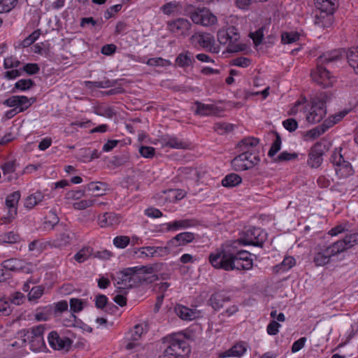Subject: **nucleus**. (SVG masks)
<instances>
[{
	"instance_id": "obj_1",
	"label": "nucleus",
	"mask_w": 358,
	"mask_h": 358,
	"mask_svg": "<svg viewBox=\"0 0 358 358\" xmlns=\"http://www.w3.org/2000/svg\"><path fill=\"white\" fill-rule=\"evenodd\" d=\"M246 240L226 243L209 255V262L215 268L226 271L245 268L246 262Z\"/></svg>"
},
{
	"instance_id": "obj_2",
	"label": "nucleus",
	"mask_w": 358,
	"mask_h": 358,
	"mask_svg": "<svg viewBox=\"0 0 358 358\" xmlns=\"http://www.w3.org/2000/svg\"><path fill=\"white\" fill-rule=\"evenodd\" d=\"M143 268H126L116 272L113 276L114 284L118 289H127L136 286L141 280Z\"/></svg>"
},
{
	"instance_id": "obj_3",
	"label": "nucleus",
	"mask_w": 358,
	"mask_h": 358,
	"mask_svg": "<svg viewBox=\"0 0 358 358\" xmlns=\"http://www.w3.org/2000/svg\"><path fill=\"white\" fill-rule=\"evenodd\" d=\"M163 343L166 345L163 358H183L180 350L189 352L187 343L180 334H173L164 338Z\"/></svg>"
},
{
	"instance_id": "obj_4",
	"label": "nucleus",
	"mask_w": 358,
	"mask_h": 358,
	"mask_svg": "<svg viewBox=\"0 0 358 358\" xmlns=\"http://www.w3.org/2000/svg\"><path fill=\"white\" fill-rule=\"evenodd\" d=\"M329 99L327 92H322L312 99L310 110L306 117L309 123L315 124L324 118L327 113L325 103Z\"/></svg>"
},
{
	"instance_id": "obj_5",
	"label": "nucleus",
	"mask_w": 358,
	"mask_h": 358,
	"mask_svg": "<svg viewBox=\"0 0 358 358\" xmlns=\"http://www.w3.org/2000/svg\"><path fill=\"white\" fill-rule=\"evenodd\" d=\"M319 14L315 15V24L319 27L326 28L331 24L332 13L335 10V0H315Z\"/></svg>"
},
{
	"instance_id": "obj_6",
	"label": "nucleus",
	"mask_w": 358,
	"mask_h": 358,
	"mask_svg": "<svg viewBox=\"0 0 358 358\" xmlns=\"http://www.w3.org/2000/svg\"><path fill=\"white\" fill-rule=\"evenodd\" d=\"M217 38L219 43L227 45L229 52H238L241 48L238 43L240 36L234 27L222 28L217 31Z\"/></svg>"
},
{
	"instance_id": "obj_7",
	"label": "nucleus",
	"mask_w": 358,
	"mask_h": 358,
	"mask_svg": "<svg viewBox=\"0 0 358 358\" xmlns=\"http://www.w3.org/2000/svg\"><path fill=\"white\" fill-rule=\"evenodd\" d=\"M44 327L38 325L30 330H26L27 343L29 342L30 349L34 352H41L46 348L44 338Z\"/></svg>"
},
{
	"instance_id": "obj_8",
	"label": "nucleus",
	"mask_w": 358,
	"mask_h": 358,
	"mask_svg": "<svg viewBox=\"0 0 358 358\" xmlns=\"http://www.w3.org/2000/svg\"><path fill=\"white\" fill-rule=\"evenodd\" d=\"M85 195V191L71 190L66 193L64 200L66 204L72 205L76 210H84L94 203L92 199H81Z\"/></svg>"
},
{
	"instance_id": "obj_9",
	"label": "nucleus",
	"mask_w": 358,
	"mask_h": 358,
	"mask_svg": "<svg viewBox=\"0 0 358 358\" xmlns=\"http://www.w3.org/2000/svg\"><path fill=\"white\" fill-rule=\"evenodd\" d=\"M331 162L334 166L336 175L339 178H348L352 176L354 170L351 164L345 161L339 152H335L331 157Z\"/></svg>"
},
{
	"instance_id": "obj_10",
	"label": "nucleus",
	"mask_w": 358,
	"mask_h": 358,
	"mask_svg": "<svg viewBox=\"0 0 358 358\" xmlns=\"http://www.w3.org/2000/svg\"><path fill=\"white\" fill-rule=\"evenodd\" d=\"M190 42L195 47L199 45L213 52H218V48L215 46V38L210 33H195L191 36Z\"/></svg>"
},
{
	"instance_id": "obj_11",
	"label": "nucleus",
	"mask_w": 358,
	"mask_h": 358,
	"mask_svg": "<svg viewBox=\"0 0 358 358\" xmlns=\"http://www.w3.org/2000/svg\"><path fill=\"white\" fill-rule=\"evenodd\" d=\"M311 77L314 82L323 88L331 87L336 82L335 77L331 76L325 67L318 63L316 69L312 71Z\"/></svg>"
},
{
	"instance_id": "obj_12",
	"label": "nucleus",
	"mask_w": 358,
	"mask_h": 358,
	"mask_svg": "<svg viewBox=\"0 0 358 358\" xmlns=\"http://www.w3.org/2000/svg\"><path fill=\"white\" fill-rule=\"evenodd\" d=\"M144 325L137 324L131 329L126 336L124 345L127 350L139 351L142 346L139 342V339L144 334Z\"/></svg>"
},
{
	"instance_id": "obj_13",
	"label": "nucleus",
	"mask_w": 358,
	"mask_h": 358,
	"mask_svg": "<svg viewBox=\"0 0 358 358\" xmlns=\"http://www.w3.org/2000/svg\"><path fill=\"white\" fill-rule=\"evenodd\" d=\"M191 19L195 24H201L204 27L215 24L217 21V17L208 9L197 8L191 14Z\"/></svg>"
},
{
	"instance_id": "obj_14",
	"label": "nucleus",
	"mask_w": 358,
	"mask_h": 358,
	"mask_svg": "<svg viewBox=\"0 0 358 358\" xmlns=\"http://www.w3.org/2000/svg\"><path fill=\"white\" fill-rule=\"evenodd\" d=\"M195 238L194 233L189 231L182 232L170 239L167 243L171 253L176 255L180 251V247L192 243Z\"/></svg>"
},
{
	"instance_id": "obj_15",
	"label": "nucleus",
	"mask_w": 358,
	"mask_h": 358,
	"mask_svg": "<svg viewBox=\"0 0 358 358\" xmlns=\"http://www.w3.org/2000/svg\"><path fill=\"white\" fill-rule=\"evenodd\" d=\"M2 267L6 270L30 273L34 271L35 266L30 262L19 259H9L2 262Z\"/></svg>"
},
{
	"instance_id": "obj_16",
	"label": "nucleus",
	"mask_w": 358,
	"mask_h": 358,
	"mask_svg": "<svg viewBox=\"0 0 358 358\" xmlns=\"http://www.w3.org/2000/svg\"><path fill=\"white\" fill-rule=\"evenodd\" d=\"M48 341L50 346L56 350L68 351L72 345V341L69 337L59 335L57 331L50 332Z\"/></svg>"
},
{
	"instance_id": "obj_17",
	"label": "nucleus",
	"mask_w": 358,
	"mask_h": 358,
	"mask_svg": "<svg viewBox=\"0 0 358 358\" xmlns=\"http://www.w3.org/2000/svg\"><path fill=\"white\" fill-rule=\"evenodd\" d=\"M34 103V99H28L25 96H12L3 101L8 107L14 108L15 113L23 112Z\"/></svg>"
},
{
	"instance_id": "obj_18",
	"label": "nucleus",
	"mask_w": 358,
	"mask_h": 358,
	"mask_svg": "<svg viewBox=\"0 0 358 358\" xmlns=\"http://www.w3.org/2000/svg\"><path fill=\"white\" fill-rule=\"evenodd\" d=\"M192 24L184 18H178L168 22L169 31L177 36H186L189 34Z\"/></svg>"
},
{
	"instance_id": "obj_19",
	"label": "nucleus",
	"mask_w": 358,
	"mask_h": 358,
	"mask_svg": "<svg viewBox=\"0 0 358 358\" xmlns=\"http://www.w3.org/2000/svg\"><path fill=\"white\" fill-rule=\"evenodd\" d=\"M26 344V329H23L17 333V335L14 340L10 341L8 346V349L10 352H16L17 356H22L24 354V347Z\"/></svg>"
},
{
	"instance_id": "obj_20",
	"label": "nucleus",
	"mask_w": 358,
	"mask_h": 358,
	"mask_svg": "<svg viewBox=\"0 0 358 358\" xmlns=\"http://www.w3.org/2000/svg\"><path fill=\"white\" fill-rule=\"evenodd\" d=\"M345 52L341 49L333 50L324 52L317 59V63L322 65L336 64L342 60L343 57L346 55Z\"/></svg>"
},
{
	"instance_id": "obj_21",
	"label": "nucleus",
	"mask_w": 358,
	"mask_h": 358,
	"mask_svg": "<svg viewBox=\"0 0 358 358\" xmlns=\"http://www.w3.org/2000/svg\"><path fill=\"white\" fill-rule=\"evenodd\" d=\"M323 150L321 143H317L310 149L308 155V164L311 168H318L322 163Z\"/></svg>"
},
{
	"instance_id": "obj_22",
	"label": "nucleus",
	"mask_w": 358,
	"mask_h": 358,
	"mask_svg": "<svg viewBox=\"0 0 358 358\" xmlns=\"http://www.w3.org/2000/svg\"><path fill=\"white\" fill-rule=\"evenodd\" d=\"M176 314L182 320H193L201 316V313L195 308H189L187 306L178 304L175 306Z\"/></svg>"
},
{
	"instance_id": "obj_23",
	"label": "nucleus",
	"mask_w": 358,
	"mask_h": 358,
	"mask_svg": "<svg viewBox=\"0 0 358 358\" xmlns=\"http://www.w3.org/2000/svg\"><path fill=\"white\" fill-rule=\"evenodd\" d=\"M20 199V194L19 192H15L10 195H8L6 200V206L9 208V216L8 217H5V221L3 223L10 222L14 216L17 213L16 206Z\"/></svg>"
},
{
	"instance_id": "obj_24",
	"label": "nucleus",
	"mask_w": 358,
	"mask_h": 358,
	"mask_svg": "<svg viewBox=\"0 0 358 358\" xmlns=\"http://www.w3.org/2000/svg\"><path fill=\"white\" fill-rule=\"evenodd\" d=\"M17 166V164L15 160H8L1 164L0 168L2 171L3 176L7 181L17 179L18 176L15 173Z\"/></svg>"
},
{
	"instance_id": "obj_25",
	"label": "nucleus",
	"mask_w": 358,
	"mask_h": 358,
	"mask_svg": "<svg viewBox=\"0 0 358 358\" xmlns=\"http://www.w3.org/2000/svg\"><path fill=\"white\" fill-rule=\"evenodd\" d=\"M246 348L243 342L235 344L229 350H225L218 353V358H227V357H241L245 352Z\"/></svg>"
},
{
	"instance_id": "obj_26",
	"label": "nucleus",
	"mask_w": 358,
	"mask_h": 358,
	"mask_svg": "<svg viewBox=\"0 0 358 358\" xmlns=\"http://www.w3.org/2000/svg\"><path fill=\"white\" fill-rule=\"evenodd\" d=\"M265 240V236L263 234L261 229L253 228L248 231V245L262 247Z\"/></svg>"
},
{
	"instance_id": "obj_27",
	"label": "nucleus",
	"mask_w": 358,
	"mask_h": 358,
	"mask_svg": "<svg viewBox=\"0 0 358 358\" xmlns=\"http://www.w3.org/2000/svg\"><path fill=\"white\" fill-rule=\"evenodd\" d=\"M331 252L328 248L320 249L315 254L313 262L317 266H322L328 264L332 257Z\"/></svg>"
},
{
	"instance_id": "obj_28",
	"label": "nucleus",
	"mask_w": 358,
	"mask_h": 358,
	"mask_svg": "<svg viewBox=\"0 0 358 358\" xmlns=\"http://www.w3.org/2000/svg\"><path fill=\"white\" fill-rule=\"evenodd\" d=\"M162 145L175 149H182L186 148V143L174 136H164L161 139Z\"/></svg>"
},
{
	"instance_id": "obj_29",
	"label": "nucleus",
	"mask_w": 358,
	"mask_h": 358,
	"mask_svg": "<svg viewBox=\"0 0 358 358\" xmlns=\"http://www.w3.org/2000/svg\"><path fill=\"white\" fill-rule=\"evenodd\" d=\"M120 222V218L113 213H106L99 217V224L101 227L117 225Z\"/></svg>"
},
{
	"instance_id": "obj_30",
	"label": "nucleus",
	"mask_w": 358,
	"mask_h": 358,
	"mask_svg": "<svg viewBox=\"0 0 358 358\" xmlns=\"http://www.w3.org/2000/svg\"><path fill=\"white\" fill-rule=\"evenodd\" d=\"M195 113L200 115H218L220 110L217 106L213 104H205L199 102H196Z\"/></svg>"
},
{
	"instance_id": "obj_31",
	"label": "nucleus",
	"mask_w": 358,
	"mask_h": 358,
	"mask_svg": "<svg viewBox=\"0 0 358 358\" xmlns=\"http://www.w3.org/2000/svg\"><path fill=\"white\" fill-rule=\"evenodd\" d=\"M328 129V125H326L323 122L322 124L306 131V134L304 135V139L305 141H313L322 135Z\"/></svg>"
},
{
	"instance_id": "obj_32",
	"label": "nucleus",
	"mask_w": 358,
	"mask_h": 358,
	"mask_svg": "<svg viewBox=\"0 0 358 358\" xmlns=\"http://www.w3.org/2000/svg\"><path fill=\"white\" fill-rule=\"evenodd\" d=\"M169 222L171 231L182 230L194 226V222L191 220H178Z\"/></svg>"
},
{
	"instance_id": "obj_33",
	"label": "nucleus",
	"mask_w": 358,
	"mask_h": 358,
	"mask_svg": "<svg viewBox=\"0 0 358 358\" xmlns=\"http://www.w3.org/2000/svg\"><path fill=\"white\" fill-rule=\"evenodd\" d=\"M346 56L350 66L358 74V48L350 49Z\"/></svg>"
},
{
	"instance_id": "obj_34",
	"label": "nucleus",
	"mask_w": 358,
	"mask_h": 358,
	"mask_svg": "<svg viewBox=\"0 0 358 358\" xmlns=\"http://www.w3.org/2000/svg\"><path fill=\"white\" fill-rule=\"evenodd\" d=\"M43 199V194L41 192H36L27 197L24 206L27 208H32Z\"/></svg>"
},
{
	"instance_id": "obj_35",
	"label": "nucleus",
	"mask_w": 358,
	"mask_h": 358,
	"mask_svg": "<svg viewBox=\"0 0 358 358\" xmlns=\"http://www.w3.org/2000/svg\"><path fill=\"white\" fill-rule=\"evenodd\" d=\"M241 178L236 173H231L226 176L222 180V184L224 187H232L241 182Z\"/></svg>"
},
{
	"instance_id": "obj_36",
	"label": "nucleus",
	"mask_w": 358,
	"mask_h": 358,
	"mask_svg": "<svg viewBox=\"0 0 358 358\" xmlns=\"http://www.w3.org/2000/svg\"><path fill=\"white\" fill-rule=\"evenodd\" d=\"M231 166L236 171L246 170V154L242 153L231 161Z\"/></svg>"
},
{
	"instance_id": "obj_37",
	"label": "nucleus",
	"mask_w": 358,
	"mask_h": 358,
	"mask_svg": "<svg viewBox=\"0 0 358 358\" xmlns=\"http://www.w3.org/2000/svg\"><path fill=\"white\" fill-rule=\"evenodd\" d=\"M143 63L146 64L148 66H169L171 65V61L168 59H163L162 57H153L150 58L148 59L143 60Z\"/></svg>"
},
{
	"instance_id": "obj_38",
	"label": "nucleus",
	"mask_w": 358,
	"mask_h": 358,
	"mask_svg": "<svg viewBox=\"0 0 358 358\" xmlns=\"http://www.w3.org/2000/svg\"><path fill=\"white\" fill-rule=\"evenodd\" d=\"M115 84V81L110 80L109 79H104L101 81H86L85 85L90 88H109L114 86Z\"/></svg>"
},
{
	"instance_id": "obj_39",
	"label": "nucleus",
	"mask_w": 358,
	"mask_h": 358,
	"mask_svg": "<svg viewBox=\"0 0 358 358\" xmlns=\"http://www.w3.org/2000/svg\"><path fill=\"white\" fill-rule=\"evenodd\" d=\"M348 114L347 110L340 111L334 115H330L323 122L328 125L329 129L332 127L334 124L341 121Z\"/></svg>"
},
{
	"instance_id": "obj_40",
	"label": "nucleus",
	"mask_w": 358,
	"mask_h": 358,
	"mask_svg": "<svg viewBox=\"0 0 358 358\" xmlns=\"http://www.w3.org/2000/svg\"><path fill=\"white\" fill-rule=\"evenodd\" d=\"M92 254V249L90 247H84L80 249L74 256V259L78 263L85 262Z\"/></svg>"
},
{
	"instance_id": "obj_41",
	"label": "nucleus",
	"mask_w": 358,
	"mask_h": 358,
	"mask_svg": "<svg viewBox=\"0 0 358 358\" xmlns=\"http://www.w3.org/2000/svg\"><path fill=\"white\" fill-rule=\"evenodd\" d=\"M20 241V236L13 231L0 236V244H13Z\"/></svg>"
},
{
	"instance_id": "obj_42",
	"label": "nucleus",
	"mask_w": 358,
	"mask_h": 358,
	"mask_svg": "<svg viewBox=\"0 0 358 358\" xmlns=\"http://www.w3.org/2000/svg\"><path fill=\"white\" fill-rule=\"evenodd\" d=\"M177 65L181 67L189 66L192 63V57L189 52L180 54L176 59Z\"/></svg>"
},
{
	"instance_id": "obj_43",
	"label": "nucleus",
	"mask_w": 358,
	"mask_h": 358,
	"mask_svg": "<svg viewBox=\"0 0 358 358\" xmlns=\"http://www.w3.org/2000/svg\"><path fill=\"white\" fill-rule=\"evenodd\" d=\"M134 255L138 258L152 257V246L141 247L136 248L134 251Z\"/></svg>"
},
{
	"instance_id": "obj_44",
	"label": "nucleus",
	"mask_w": 358,
	"mask_h": 358,
	"mask_svg": "<svg viewBox=\"0 0 358 358\" xmlns=\"http://www.w3.org/2000/svg\"><path fill=\"white\" fill-rule=\"evenodd\" d=\"M18 0H0V13H8L17 5Z\"/></svg>"
},
{
	"instance_id": "obj_45",
	"label": "nucleus",
	"mask_w": 358,
	"mask_h": 358,
	"mask_svg": "<svg viewBox=\"0 0 358 358\" xmlns=\"http://www.w3.org/2000/svg\"><path fill=\"white\" fill-rule=\"evenodd\" d=\"M298 155L295 152L290 153L287 151L282 152L277 157L273 159V162H282L296 159Z\"/></svg>"
},
{
	"instance_id": "obj_46",
	"label": "nucleus",
	"mask_w": 358,
	"mask_h": 358,
	"mask_svg": "<svg viewBox=\"0 0 358 358\" xmlns=\"http://www.w3.org/2000/svg\"><path fill=\"white\" fill-rule=\"evenodd\" d=\"M275 140L271 145L270 150H268V155L270 157L274 158L275 155L281 148V138L278 133L275 132Z\"/></svg>"
},
{
	"instance_id": "obj_47",
	"label": "nucleus",
	"mask_w": 358,
	"mask_h": 358,
	"mask_svg": "<svg viewBox=\"0 0 358 358\" xmlns=\"http://www.w3.org/2000/svg\"><path fill=\"white\" fill-rule=\"evenodd\" d=\"M113 243L116 248L124 249L130 244V238L127 236H117L113 238Z\"/></svg>"
},
{
	"instance_id": "obj_48",
	"label": "nucleus",
	"mask_w": 358,
	"mask_h": 358,
	"mask_svg": "<svg viewBox=\"0 0 358 358\" xmlns=\"http://www.w3.org/2000/svg\"><path fill=\"white\" fill-rule=\"evenodd\" d=\"M327 248L333 256L348 250L344 245V241L343 239L334 243L332 245L328 246Z\"/></svg>"
},
{
	"instance_id": "obj_49",
	"label": "nucleus",
	"mask_w": 358,
	"mask_h": 358,
	"mask_svg": "<svg viewBox=\"0 0 358 358\" xmlns=\"http://www.w3.org/2000/svg\"><path fill=\"white\" fill-rule=\"evenodd\" d=\"M169 254L172 253L168 243L166 246H152V257H165Z\"/></svg>"
},
{
	"instance_id": "obj_50",
	"label": "nucleus",
	"mask_w": 358,
	"mask_h": 358,
	"mask_svg": "<svg viewBox=\"0 0 358 358\" xmlns=\"http://www.w3.org/2000/svg\"><path fill=\"white\" fill-rule=\"evenodd\" d=\"M51 314V308L46 306L42 309L37 310L35 317L38 321H45L50 318Z\"/></svg>"
},
{
	"instance_id": "obj_51",
	"label": "nucleus",
	"mask_w": 358,
	"mask_h": 358,
	"mask_svg": "<svg viewBox=\"0 0 358 358\" xmlns=\"http://www.w3.org/2000/svg\"><path fill=\"white\" fill-rule=\"evenodd\" d=\"M87 189L96 195H102L106 191V185L101 182H91L87 185Z\"/></svg>"
},
{
	"instance_id": "obj_52",
	"label": "nucleus",
	"mask_w": 358,
	"mask_h": 358,
	"mask_svg": "<svg viewBox=\"0 0 358 358\" xmlns=\"http://www.w3.org/2000/svg\"><path fill=\"white\" fill-rule=\"evenodd\" d=\"M249 36L252 39L255 46L257 47L262 42L264 38V28L261 27L255 32H250Z\"/></svg>"
},
{
	"instance_id": "obj_53",
	"label": "nucleus",
	"mask_w": 358,
	"mask_h": 358,
	"mask_svg": "<svg viewBox=\"0 0 358 358\" xmlns=\"http://www.w3.org/2000/svg\"><path fill=\"white\" fill-rule=\"evenodd\" d=\"M167 194L171 201H178L185 196V192L180 189H169L164 192Z\"/></svg>"
},
{
	"instance_id": "obj_54",
	"label": "nucleus",
	"mask_w": 358,
	"mask_h": 358,
	"mask_svg": "<svg viewBox=\"0 0 358 358\" xmlns=\"http://www.w3.org/2000/svg\"><path fill=\"white\" fill-rule=\"evenodd\" d=\"M299 39V34L297 33H283L281 36V41L284 44H290Z\"/></svg>"
},
{
	"instance_id": "obj_55",
	"label": "nucleus",
	"mask_w": 358,
	"mask_h": 358,
	"mask_svg": "<svg viewBox=\"0 0 358 358\" xmlns=\"http://www.w3.org/2000/svg\"><path fill=\"white\" fill-rule=\"evenodd\" d=\"M43 287L42 286H36L32 287L29 293L28 294V299L29 301H36L43 294Z\"/></svg>"
},
{
	"instance_id": "obj_56",
	"label": "nucleus",
	"mask_w": 358,
	"mask_h": 358,
	"mask_svg": "<svg viewBox=\"0 0 358 358\" xmlns=\"http://www.w3.org/2000/svg\"><path fill=\"white\" fill-rule=\"evenodd\" d=\"M34 85L31 79H21L15 84V87L21 91H25L30 89Z\"/></svg>"
},
{
	"instance_id": "obj_57",
	"label": "nucleus",
	"mask_w": 358,
	"mask_h": 358,
	"mask_svg": "<svg viewBox=\"0 0 358 358\" xmlns=\"http://www.w3.org/2000/svg\"><path fill=\"white\" fill-rule=\"evenodd\" d=\"M344 245L347 249H350L354 245L358 244V234H352L347 235L343 238Z\"/></svg>"
},
{
	"instance_id": "obj_58",
	"label": "nucleus",
	"mask_w": 358,
	"mask_h": 358,
	"mask_svg": "<svg viewBox=\"0 0 358 358\" xmlns=\"http://www.w3.org/2000/svg\"><path fill=\"white\" fill-rule=\"evenodd\" d=\"M84 308V301L81 299L73 298L70 300V309L73 313H78Z\"/></svg>"
},
{
	"instance_id": "obj_59",
	"label": "nucleus",
	"mask_w": 358,
	"mask_h": 358,
	"mask_svg": "<svg viewBox=\"0 0 358 358\" xmlns=\"http://www.w3.org/2000/svg\"><path fill=\"white\" fill-rule=\"evenodd\" d=\"M210 302L211 306L215 310H219L223 306V299L218 294L212 295L210 299Z\"/></svg>"
},
{
	"instance_id": "obj_60",
	"label": "nucleus",
	"mask_w": 358,
	"mask_h": 358,
	"mask_svg": "<svg viewBox=\"0 0 358 358\" xmlns=\"http://www.w3.org/2000/svg\"><path fill=\"white\" fill-rule=\"evenodd\" d=\"M40 68L37 64L27 63L22 68V71L28 75H34L38 73Z\"/></svg>"
},
{
	"instance_id": "obj_61",
	"label": "nucleus",
	"mask_w": 358,
	"mask_h": 358,
	"mask_svg": "<svg viewBox=\"0 0 358 358\" xmlns=\"http://www.w3.org/2000/svg\"><path fill=\"white\" fill-rule=\"evenodd\" d=\"M178 7V3L175 1H172L164 4L162 7V10L165 15H171L176 11Z\"/></svg>"
},
{
	"instance_id": "obj_62",
	"label": "nucleus",
	"mask_w": 358,
	"mask_h": 358,
	"mask_svg": "<svg viewBox=\"0 0 358 358\" xmlns=\"http://www.w3.org/2000/svg\"><path fill=\"white\" fill-rule=\"evenodd\" d=\"M282 125L285 129L289 132H293L298 128V122L294 118H289L282 122Z\"/></svg>"
},
{
	"instance_id": "obj_63",
	"label": "nucleus",
	"mask_w": 358,
	"mask_h": 358,
	"mask_svg": "<svg viewBox=\"0 0 358 358\" xmlns=\"http://www.w3.org/2000/svg\"><path fill=\"white\" fill-rule=\"evenodd\" d=\"M40 31L36 30L33 31L28 37L24 39L22 45L24 47H28L34 43L40 36Z\"/></svg>"
},
{
	"instance_id": "obj_64",
	"label": "nucleus",
	"mask_w": 358,
	"mask_h": 358,
	"mask_svg": "<svg viewBox=\"0 0 358 358\" xmlns=\"http://www.w3.org/2000/svg\"><path fill=\"white\" fill-rule=\"evenodd\" d=\"M140 155L144 158H151L155 155V148L150 146H141L138 149Z\"/></svg>"
}]
</instances>
